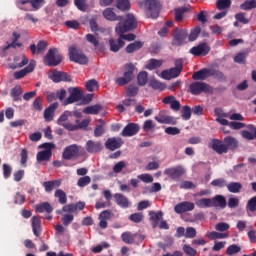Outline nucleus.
Instances as JSON below:
<instances>
[{
    "instance_id": "obj_15",
    "label": "nucleus",
    "mask_w": 256,
    "mask_h": 256,
    "mask_svg": "<svg viewBox=\"0 0 256 256\" xmlns=\"http://www.w3.org/2000/svg\"><path fill=\"white\" fill-rule=\"evenodd\" d=\"M184 174L185 170H183L181 166L166 168L164 170V175H167V177H170V179H173V181H177V179L183 177Z\"/></svg>"
},
{
    "instance_id": "obj_37",
    "label": "nucleus",
    "mask_w": 256,
    "mask_h": 256,
    "mask_svg": "<svg viewBox=\"0 0 256 256\" xmlns=\"http://www.w3.org/2000/svg\"><path fill=\"white\" fill-rule=\"evenodd\" d=\"M196 207H199V209L213 207V200L211 198H201L196 201Z\"/></svg>"
},
{
    "instance_id": "obj_63",
    "label": "nucleus",
    "mask_w": 256,
    "mask_h": 256,
    "mask_svg": "<svg viewBox=\"0 0 256 256\" xmlns=\"http://www.w3.org/2000/svg\"><path fill=\"white\" fill-rule=\"evenodd\" d=\"M91 183V177L89 176H83L78 179L77 185L78 187H87Z\"/></svg>"
},
{
    "instance_id": "obj_29",
    "label": "nucleus",
    "mask_w": 256,
    "mask_h": 256,
    "mask_svg": "<svg viewBox=\"0 0 256 256\" xmlns=\"http://www.w3.org/2000/svg\"><path fill=\"white\" fill-rule=\"evenodd\" d=\"M47 42L41 40L38 42L37 45L31 44L30 45V51L32 55H41V53H44L45 50L47 49Z\"/></svg>"
},
{
    "instance_id": "obj_52",
    "label": "nucleus",
    "mask_w": 256,
    "mask_h": 256,
    "mask_svg": "<svg viewBox=\"0 0 256 256\" xmlns=\"http://www.w3.org/2000/svg\"><path fill=\"white\" fill-rule=\"evenodd\" d=\"M137 93H139V87L135 84H131L126 88L127 97H137Z\"/></svg>"
},
{
    "instance_id": "obj_44",
    "label": "nucleus",
    "mask_w": 256,
    "mask_h": 256,
    "mask_svg": "<svg viewBox=\"0 0 256 256\" xmlns=\"http://www.w3.org/2000/svg\"><path fill=\"white\" fill-rule=\"evenodd\" d=\"M116 7L120 11H129L131 9V2L129 0H116Z\"/></svg>"
},
{
    "instance_id": "obj_51",
    "label": "nucleus",
    "mask_w": 256,
    "mask_h": 256,
    "mask_svg": "<svg viewBox=\"0 0 256 256\" xmlns=\"http://www.w3.org/2000/svg\"><path fill=\"white\" fill-rule=\"evenodd\" d=\"M150 219L153 221V227L159 224V221L163 218V212L159 211L157 213L151 211L149 213Z\"/></svg>"
},
{
    "instance_id": "obj_28",
    "label": "nucleus",
    "mask_w": 256,
    "mask_h": 256,
    "mask_svg": "<svg viewBox=\"0 0 256 256\" xmlns=\"http://www.w3.org/2000/svg\"><path fill=\"white\" fill-rule=\"evenodd\" d=\"M58 108H59L58 102H54V103L50 104L49 107H47L44 110L45 121H51L55 117V111H57Z\"/></svg>"
},
{
    "instance_id": "obj_4",
    "label": "nucleus",
    "mask_w": 256,
    "mask_h": 256,
    "mask_svg": "<svg viewBox=\"0 0 256 256\" xmlns=\"http://www.w3.org/2000/svg\"><path fill=\"white\" fill-rule=\"evenodd\" d=\"M62 61L63 55L59 53L57 48H50L44 56V63L47 67H57L58 65H61Z\"/></svg>"
},
{
    "instance_id": "obj_58",
    "label": "nucleus",
    "mask_w": 256,
    "mask_h": 256,
    "mask_svg": "<svg viewBox=\"0 0 256 256\" xmlns=\"http://www.w3.org/2000/svg\"><path fill=\"white\" fill-rule=\"evenodd\" d=\"M193 112H192V109H191V107H189V106H183V108H182V115H181V117H182V119L184 120V121H189V119H191V114H192Z\"/></svg>"
},
{
    "instance_id": "obj_8",
    "label": "nucleus",
    "mask_w": 256,
    "mask_h": 256,
    "mask_svg": "<svg viewBox=\"0 0 256 256\" xmlns=\"http://www.w3.org/2000/svg\"><path fill=\"white\" fill-rule=\"evenodd\" d=\"M183 71V61L176 60L175 61V67L170 68L169 70H163L161 72L162 79H166L167 81H170V79H176V77H179Z\"/></svg>"
},
{
    "instance_id": "obj_55",
    "label": "nucleus",
    "mask_w": 256,
    "mask_h": 256,
    "mask_svg": "<svg viewBox=\"0 0 256 256\" xmlns=\"http://www.w3.org/2000/svg\"><path fill=\"white\" fill-rule=\"evenodd\" d=\"M29 3H31V0H16V7L21 9V11H31L30 6H25Z\"/></svg>"
},
{
    "instance_id": "obj_47",
    "label": "nucleus",
    "mask_w": 256,
    "mask_h": 256,
    "mask_svg": "<svg viewBox=\"0 0 256 256\" xmlns=\"http://www.w3.org/2000/svg\"><path fill=\"white\" fill-rule=\"evenodd\" d=\"M66 214H62L61 222L64 225V227H69L71 223H73V219H75V216L73 214L65 212Z\"/></svg>"
},
{
    "instance_id": "obj_61",
    "label": "nucleus",
    "mask_w": 256,
    "mask_h": 256,
    "mask_svg": "<svg viewBox=\"0 0 256 256\" xmlns=\"http://www.w3.org/2000/svg\"><path fill=\"white\" fill-rule=\"evenodd\" d=\"M246 209H247V211H250V213H255V211H256V196H254L250 200H248Z\"/></svg>"
},
{
    "instance_id": "obj_62",
    "label": "nucleus",
    "mask_w": 256,
    "mask_h": 256,
    "mask_svg": "<svg viewBox=\"0 0 256 256\" xmlns=\"http://www.w3.org/2000/svg\"><path fill=\"white\" fill-rule=\"evenodd\" d=\"M85 39L88 43H91L94 47H99V39L93 34H87Z\"/></svg>"
},
{
    "instance_id": "obj_2",
    "label": "nucleus",
    "mask_w": 256,
    "mask_h": 256,
    "mask_svg": "<svg viewBox=\"0 0 256 256\" xmlns=\"http://www.w3.org/2000/svg\"><path fill=\"white\" fill-rule=\"evenodd\" d=\"M209 77H214V79L223 81L225 79V74L219 71V69L202 68L201 70L194 72L192 75V79L194 81H205V79H209Z\"/></svg>"
},
{
    "instance_id": "obj_43",
    "label": "nucleus",
    "mask_w": 256,
    "mask_h": 256,
    "mask_svg": "<svg viewBox=\"0 0 256 256\" xmlns=\"http://www.w3.org/2000/svg\"><path fill=\"white\" fill-rule=\"evenodd\" d=\"M54 197L58 199V203H60V205H65V203H67V194L61 189L55 191Z\"/></svg>"
},
{
    "instance_id": "obj_46",
    "label": "nucleus",
    "mask_w": 256,
    "mask_h": 256,
    "mask_svg": "<svg viewBox=\"0 0 256 256\" xmlns=\"http://www.w3.org/2000/svg\"><path fill=\"white\" fill-rule=\"evenodd\" d=\"M242 11H251V9H256V0H246L240 5Z\"/></svg>"
},
{
    "instance_id": "obj_64",
    "label": "nucleus",
    "mask_w": 256,
    "mask_h": 256,
    "mask_svg": "<svg viewBox=\"0 0 256 256\" xmlns=\"http://www.w3.org/2000/svg\"><path fill=\"white\" fill-rule=\"evenodd\" d=\"M183 251L188 256H197V250H195L193 247H191L188 244H185L183 246Z\"/></svg>"
},
{
    "instance_id": "obj_21",
    "label": "nucleus",
    "mask_w": 256,
    "mask_h": 256,
    "mask_svg": "<svg viewBox=\"0 0 256 256\" xmlns=\"http://www.w3.org/2000/svg\"><path fill=\"white\" fill-rule=\"evenodd\" d=\"M114 199L118 207H121V209H129L131 202H129V198H127V196L121 193H116L114 194Z\"/></svg>"
},
{
    "instance_id": "obj_41",
    "label": "nucleus",
    "mask_w": 256,
    "mask_h": 256,
    "mask_svg": "<svg viewBox=\"0 0 256 256\" xmlns=\"http://www.w3.org/2000/svg\"><path fill=\"white\" fill-rule=\"evenodd\" d=\"M53 155V152L50 150H43L37 153V161H49Z\"/></svg>"
},
{
    "instance_id": "obj_34",
    "label": "nucleus",
    "mask_w": 256,
    "mask_h": 256,
    "mask_svg": "<svg viewBox=\"0 0 256 256\" xmlns=\"http://www.w3.org/2000/svg\"><path fill=\"white\" fill-rule=\"evenodd\" d=\"M213 207H220L221 209H225L227 207V200L223 195H216L212 199Z\"/></svg>"
},
{
    "instance_id": "obj_19",
    "label": "nucleus",
    "mask_w": 256,
    "mask_h": 256,
    "mask_svg": "<svg viewBox=\"0 0 256 256\" xmlns=\"http://www.w3.org/2000/svg\"><path fill=\"white\" fill-rule=\"evenodd\" d=\"M36 65H37V62L35 60H31L29 65H27L25 68L14 72V79H23V77L28 75V73H33Z\"/></svg>"
},
{
    "instance_id": "obj_57",
    "label": "nucleus",
    "mask_w": 256,
    "mask_h": 256,
    "mask_svg": "<svg viewBox=\"0 0 256 256\" xmlns=\"http://www.w3.org/2000/svg\"><path fill=\"white\" fill-rule=\"evenodd\" d=\"M186 11H187L186 7H181L176 9L174 12L175 21H177L178 23H180V21H183V15Z\"/></svg>"
},
{
    "instance_id": "obj_30",
    "label": "nucleus",
    "mask_w": 256,
    "mask_h": 256,
    "mask_svg": "<svg viewBox=\"0 0 256 256\" xmlns=\"http://www.w3.org/2000/svg\"><path fill=\"white\" fill-rule=\"evenodd\" d=\"M42 185L46 193H51L52 191H55V189L61 187V180L46 181Z\"/></svg>"
},
{
    "instance_id": "obj_40",
    "label": "nucleus",
    "mask_w": 256,
    "mask_h": 256,
    "mask_svg": "<svg viewBox=\"0 0 256 256\" xmlns=\"http://www.w3.org/2000/svg\"><path fill=\"white\" fill-rule=\"evenodd\" d=\"M161 65H163L162 60H157L155 58H151L149 60V63L146 64V69H148V71H154V69H159V67H161Z\"/></svg>"
},
{
    "instance_id": "obj_14",
    "label": "nucleus",
    "mask_w": 256,
    "mask_h": 256,
    "mask_svg": "<svg viewBox=\"0 0 256 256\" xmlns=\"http://www.w3.org/2000/svg\"><path fill=\"white\" fill-rule=\"evenodd\" d=\"M209 51H211V47H209L207 43H201L190 49L191 55H194L195 57H205L206 55H209Z\"/></svg>"
},
{
    "instance_id": "obj_56",
    "label": "nucleus",
    "mask_w": 256,
    "mask_h": 256,
    "mask_svg": "<svg viewBox=\"0 0 256 256\" xmlns=\"http://www.w3.org/2000/svg\"><path fill=\"white\" fill-rule=\"evenodd\" d=\"M235 19L238 23H242L243 25H247L249 23V18H247V13L239 12L235 14Z\"/></svg>"
},
{
    "instance_id": "obj_60",
    "label": "nucleus",
    "mask_w": 256,
    "mask_h": 256,
    "mask_svg": "<svg viewBox=\"0 0 256 256\" xmlns=\"http://www.w3.org/2000/svg\"><path fill=\"white\" fill-rule=\"evenodd\" d=\"M150 87H152V89H155L158 91H165V84L161 83L158 80H151Z\"/></svg>"
},
{
    "instance_id": "obj_50",
    "label": "nucleus",
    "mask_w": 256,
    "mask_h": 256,
    "mask_svg": "<svg viewBox=\"0 0 256 256\" xmlns=\"http://www.w3.org/2000/svg\"><path fill=\"white\" fill-rule=\"evenodd\" d=\"M237 253H241V246L239 245L232 244L226 249V255L228 256L237 255Z\"/></svg>"
},
{
    "instance_id": "obj_10",
    "label": "nucleus",
    "mask_w": 256,
    "mask_h": 256,
    "mask_svg": "<svg viewBox=\"0 0 256 256\" xmlns=\"http://www.w3.org/2000/svg\"><path fill=\"white\" fill-rule=\"evenodd\" d=\"M69 97L63 102L64 106L72 105V103H77L83 99V91L79 87L68 88Z\"/></svg>"
},
{
    "instance_id": "obj_36",
    "label": "nucleus",
    "mask_w": 256,
    "mask_h": 256,
    "mask_svg": "<svg viewBox=\"0 0 256 256\" xmlns=\"http://www.w3.org/2000/svg\"><path fill=\"white\" fill-rule=\"evenodd\" d=\"M35 210L37 213H53V206L49 202H42L36 205Z\"/></svg>"
},
{
    "instance_id": "obj_42",
    "label": "nucleus",
    "mask_w": 256,
    "mask_h": 256,
    "mask_svg": "<svg viewBox=\"0 0 256 256\" xmlns=\"http://www.w3.org/2000/svg\"><path fill=\"white\" fill-rule=\"evenodd\" d=\"M98 125L94 129V137H101L105 133V122L103 119L98 120Z\"/></svg>"
},
{
    "instance_id": "obj_31",
    "label": "nucleus",
    "mask_w": 256,
    "mask_h": 256,
    "mask_svg": "<svg viewBox=\"0 0 256 256\" xmlns=\"http://www.w3.org/2000/svg\"><path fill=\"white\" fill-rule=\"evenodd\" d=\"M101 111H103V107L101 106V104H96L84 108L83 113H85V115H99Z\"/></svg>"
},
{
    "instance_id": "obj_33",
    "label": "nucleus",
    "mask_w": 256,
    "mask_h": 256,
    "mask_svg": "<svg viewBox=\"0 0 256 256\" xmlns=\"http://www.w3.org/2000/svg\"><path fill=\"white\" fill-rule=\"evenodd\" d=\"M115 33L120 37L121 41H135V39H137V35L133 33H129V31L116 30ZM125 33H129V34H125Z\"/></svg>"
},
{
    "instance_id": "obj_20",
    "label": "nucleus",
    "mask_w": 256,
    "mask_h": 256,
    "mask_svg": "<svg viewBox=\"0 0 256 256\" xmlns=\"http://www.w3.org/2000/svg\"><path fill=\"white\" fill-rule=\"evenodd\" d=\"M139 133V125L136 123H129L122 130V137H133V135H137Z\"/></svg>"
},
{
    "instance_id": "obj_23",
    "label": "nucleus",
    "mask_w": 256,
    "mask_h": 256,
    "mask_svg": "<svg viewBox=\"0 0 256 256\" xmlns=\"http://www.w3.org/2000/svg\"><path fill=\"white\" fill-rule=\"evenodd\" d=\"M109 47L112 53H119V51H121V49L125 47V41L121 40L120 36L118 37L117 40L111 38L109 40Z\"/></svg>"
},
{
    "instance_id": "obj_53",
    "label": "nucleus",
    "mask_w": 256,
    "mask_h": 256,
    "mask_svg": "<svg viewBox=\"0 0 256 256\" xmlns=\"http://www.w3.org/2000/svg\"><path fill=\"white\" fill-rule=\"evenodd\" d=\"M216 7L218 11L229 9V7H231V0H218L216 2Z\"/></svg>"
},
{
    "instance_id": "obj_9",
    "label": "nucleus",
    "mask_w": 256,
    "mask_h": 256,
    "mask_svg": "<svg viewBox=\"0 0 256 256\" xmlns=\"http://www.w3.org/2000/svg\"><path fill=\"white\" fill-rule=\"evenodd\" d=\"M69 59L79 65H87L89 63V58L81 50L77 49V46H71L69 48Z\"/></svg>"
},
{
    "instance_id": "obj_45",
    "label": "nucleus",
    "mask_w": 256,
    "mask_h": 256,
    "mask_svg": "<svg viewBox=\"0 0 256 256\" xmlns=\"http://www.w3.org/2000/svg\"><path fill=\"white\" fill-rule=\"evenodd\" d=\"M206 237H208V239H211L212 241H214L215 239H227V237H229V234L213 231V232H208L206 234Z\"/></svg>"
},
{
    "instance_id": "obj_3",
    "label": "nucleus",
    "mask_w": 256,
    "mask_h": 256,
    "mask_svg": "<svg viewBox=\"0 0 256 256\" xmlns=\"http://www.w3.org/2000/svg\"><path fill=\"white\" fill-rule=\"evenodd\" d=\"M124 69L123 76L115 80L116 85L119 87H125L135 79V65L133 63L125 64Z\"/></svg>"
},
{
    "instance_id": "obj_17",
    "label": "nucleus",
    "mask_w": 256,
    "mask_h": 256,
    "mask_svg": "<svg viewBox=\"0 0 256 256\" xmlns=\"http://www.w3.org/2000/svg\"><path fill=\"white\" fill-rule=\"evenodd\" d=\"M123 143L121 137H111L106 140L105 148L108 149V151H116V149H121Z\"/></svg>"
},
{
    "instance_id": "obj_16",
    "label": "nucleus",
    "mask_w": 256,
    "mask_h": 256,
    "mask_svg": "<svg viewBox=\"0 0 256 256\" xmlns=\"http://www.w3.org/2000/svg\"><path fill=\"white\" fill-rule=\"evenodd\" d=\"M210 149L215 151V153H218V155H223V153H227V147L225 146V142L213 138L211 142L209 143Z\"/></svg>"
},
{
    "instance_id": "obj_59",
    "label": "nucleus",
    "mask_w": 256,
    "mask_h": 256,
    "mask_svg": "<svg viewBox=\"0 0 256 256\" xmlns=\"http://www.w3.org/2000/svg\"><path fill=\"white\" fill-rule=\"evenodd\" d=\"M2 170H3L4 179H9L11 177V173H13V167H11V165L7 163H4L2 165Z\"/></svg>"
},
{
    "instance_id": "obj_49",
    "label": "nucleus",
    "mask_w": 256,
    "mask_h": 256,
    "mask_svg": "<svg viewBox=\"0 0 256 256\" xmlns=\"http://www.w3.org/2000/svg\"><path fill=\"white\" fill-rule=\"evenodd\" d=\"M138 84L141 87H145L147 85V81H149V76L146 71L140 72L137 76Z\"/></svg>"
},
{
    "instance_id": "obj_26",
    "label": "nucleus",
    "mask_w": 256,
    "mask_h": 256,
    "mask_svg": "<svg viewBox=\"0 0 256 256\" xmlns=\"http://www.w3.org/2000/svg\"><path fill=\"white\" fill-rule=\"evenodd\" d=\"M155 121L157 123H162L164 125H176L177 120L173 116H167L165 113L160 112L158 116H155Z\"/></svg>"
},
{
    "instance_id": "obj_25",
    "label": "nucleus",
    "mask_w": 256,
    "mask_h": 256,
    "mask_svg": "<svg viewBox=\"0 0 256 256\" xmlns=\"http://www.w3.org/2000/svg\"><path fill=\"white\" fill-rule=\"evenodd\" d=\"M102 15L106 21H122L123 19V16L117 15V13H115V9L113 8L104 9Z\"/></svg>"
},
{
    "instance_id": "obj_12",
    "label": "nucleus",
    "mask_w": 256,
    "mask_h": 256,
    "mask_svg": "<svg viewBox=\"0 0 256 256\" xmlns=\"http://www.w3.org/2000/svg\"><path fill=\"white\" fill-rule=\"evenodd\" d=\"M77 157H79V146L77 144H72L64 148L62 159L71 161V159H77Z\"/></svg>"
},
{
    "instance_id": "obj_6",
    "label": "nucleus",
    "mask_w": 256,
    "mask_h": 256,
    "mask_svg": "<svg viewBox=\"0 0 256 256\" xmlns=\"http://www.w3.org/2000/svg\"><path fill=\"white\" fill-rule=\"evenodd\" d=\"M213 91L212 86L205 82H192L189 85L191 95H201V93L213 95Z\"/></svg>"
},
{
    "instance_id": "obj_48",
    "label": "nucleus",
    "mask_w": 256,
    "mask_h": 256,
    "mask_svg": "<svg viewBox=\"0 0 256 256\" xmlns=\"http://www.w3.org/2000/svg\"><path fill=\"white\" fill-rule=\"evenodd\" d=\"M21 95H23L21 86H15L11 89V97H13L14 101H21Z\"/></svg>"
},
{
    "instance_id": "obj_7",
    "label": "nucleus",
    "mask_w": 256,
    "mask_h": 256,
    "mask_svg": "<svg viewBox=\"0 0 256 256\" xmlns=\"http://www.w3.org/2000/svg\"><path fill=\"white\" fill-rule=\"evenodd\" d=\"M172 45L174 47H181L187 43V37H189V33L187 29L175 28L172 31Z\"/></svg>"
},
{
    "instance_id": "obj_54",
    "label": "nucleus",
    "mask_w": 256,
    "mask_h": 256,
    "mask_svg": "<svg viewBox=\"0 0 256 256\" xmlns=\"http://www.w3.org/2000/svg\"><path fill=\"white\" fill-rule=\"evenodd\" d=\"M200 33H201V27L197 26L193 28L190 31V34L188 35V41L190 42L197 41V37H199Z\"/></svg>"
},
{
    "instance_id": "obj_5",
    "label": "nucleus",
    "mask_w": 256,
    "mask_h": 256,
    "mask_svg": "<svg viewBox=\"0 0 256 256\" xmlns=\"http://www.w3.org/2000/svg\"><path fill=\"white\" fill-rule=\"evenodd\" d=\"M137 27V19L133 14H127L115 27V31H135Z\"/></svg>"
},
{
    "instance_id": "obj_27",
    "label": "nucleus",
    "mask_w": 256,
    "mask_h": 256,
    "mask_svg": "<svg viewBox=\"0 0 256 256\" xmlns=\"http://www.w3.org/2000/svg\"><path fill=\"white\" fill-rule=\"evenodd\" d=\"M86 151L87 153H101V151H103V144H101V142L88 140L86 143Z\"/></svg>"
},
{
    "instance_id": "obj_13",
    "label": "nucleus",
    "mask_w": 256,
    "mask_h": 256,
    "mask_svg": "<svg viewBox=\"0 0 256 256\" xmlns=\"http://www.w3.org/2000/svg\"><path fill=\"white\" fill-rule=\"evenodd\" d=\"M49 79L53 81V83H61V81L65 83H71V76L66 72H61L58 70H54L52 74L49 76Z\"/></svg>"
},
{
    "instance_id": "obj_18",
    "label": "nucleus",
    "mask_w": 256,
    "mask_h": 256,
    "mask_svg": "<svg viewBox=\"0 0 256 256\" xmlns=\"http://www.w3.org/2000/svg\"><path fill=\"white\" fill-rule=\"evenodd\" d=\"M193 209H195V204L189 201L180 202L174 207V211L178 215H183V213L193 211Z\"/></svg>"
},
{
    "instance_id": "obj_39",
    "label": "nucleus",
    "mask_w": 256,
    "mask_h": 256,
    "mask_svg": "<svg viewBox=\"0 0 256 256\" xmlns=\"http://www.w3.org/2000/svg\"><path fill=\"white\" fill-rule=\"evenodd\" d=\"M226 187L230 193H241V189H243L241 182H230Z\"/></svg>"
},
{
    "instance_id": "obj_38",
    "label": "nucleus",
    "mask_w": 256,
    "mask_h": 256,
    "mask_svg": "<svg viewBox=\"0 0 256 256\" xmlns=\"http://www.w3.org/2000/svg\"><path fill=\"white\" fill-rule=\"evenodd\" d=\"M135 237L136 234H132L131 232H123L121 234V239L126 245H133L135 243Z\"/></svg>"
},
{
    "instance_id": "obj_24",
    "label": "nucleus",
    "mask_w": 256,
    "mask_h": 256,
    "mask_svg": "<svg viewBox=\"0 0 256 256\" xmlns=\"http://www.w3.org/2000/svg\"><path fill=\"white\" fill-rule=\"evenodd\" d=\"M224 146L226 147V153L229 151H235L239 147V141L233 136H226L223 140Z\"/></svg>"
},
{
    "instance_id": "obj_1",
    "label": "nucleus",
    "mask_w": 256,
    "mask_h": 256,
    "mask_svg": "<svg viewBox=\"0 0 256 256\" xmlns=\"http://www.w3.org/2000/svg\"><path fill=\"white\" fill-rule=\"evenodd\" d=\"M69 117H73V112L66 110L57 120L58 125L64 127V129H67V131H79V129H87V127H89V123H91V120L84 119L81 122L79 120H75L76 124H72L71 122H66L69 121Z\"/></svg>"
},
{
    "instance_id": "obj_32",
    "label": "nucleus",
    "mask_w": 256,
    "mask_h": 256,
    "mask_svg": "<svg viewBox=\"0 0 256 256\" xmlns=\"http://www.w3.org/2000/svg\"><path fill=\"white\" fill-rule=\"evenodd\" d=\"M32 231L35 237H39L41 235V219L38 216L32 217Z\"/></svg>"
},
{
    "instance_id": "obj_22",
    "label": "nucleus",
    "mask_w": 256,
    "mask_h": 256,
    "mask_svg": "<svg viewBox=\"0 0 256 256\" xmlns=\"http://www.w3.org/2000/svg\"><path fill=\"white\" fill-rule=\"evenodd\" d=\"M77 209L79 211H83L85 209V202H77L76 204H67L62 207L63 213H77Z\"/></svg>"
},
{
    "instance_id": "obj_11",
    "label": "nucleus",
    "mask_w": 256,
    "mask_h": 256,
    "mask_svg": "<svg viewBox=\"0 0 256 256\" xmlns=\"http://www.w3.org/2000/svg\"><path fill=\"white\" fill-rule=\"evenodd\" d=\"M143 3L145 9H147L150 14V17H152V19H157L161 11V3L157 0H145Z\"/></svg>"
},
{
    "instance_id": "obj_35",
    "label": "nucleus",
    "mask_w": 256,
    "mask_h": 256,
    "mask_svg": "<svg viewBox=\"0 0 256 256\" xmlns=\"http://www.w3.org/2000/svg\"><path fill=\"white\" fill-rule=\"evenodd\" d=\"M143 45H145L144 42L134 41L133 43H130L126 46L125 51L129 54L135 53V51H139V49H142Z\"/></svg>"
}]
</instances>
